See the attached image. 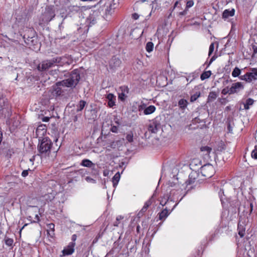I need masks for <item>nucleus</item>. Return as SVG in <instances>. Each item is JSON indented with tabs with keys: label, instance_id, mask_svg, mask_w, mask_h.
Segmentation results:
<instances>
[{
	"label": "nucleus",
	"instance_id": "nucleus-1",
	"mask_svg": "<svg viewBox=\"0 0 257 257\" xmlns=\"http://www.w3.org/2000/svg\"><path fill=\"white\" fill-rule=\"evenodd\" d=\"M72 61L71 58L69 56L56 57L51 59L43 61L38 66V69L40 71H44L55 66L69 65L72 63Z\"/></svg>",
	"mask_w": 257,
	"mask_h": 257
},
{
	"label": "nucleus",
	"instance_id": "nucleus-2",
	"mask_svg": "<svg viewBox=\"0 0 257 257\" xmlns=\"http://www.w3.org/2000/svg\"><path fill=\"white\" fill-rule=\"evenodd\" d=\"M168 185L169 187L173 188V189H170L169 195L168 194L165 195L161 200L160 204L162 206L165 205L169 200L172 202L176 201L178 195L183 191L182 186L178 183L177 179H176V182L169 181Z\"/></svg>",
	"mask_w": 257,
	"mask_h": 257
},
{
	"label": "nucleus",
	"instance_id": "nucleus-3",
	"mask_svg": "<svg viewBox=\"0 0 257 257\" xmlns=\"http://www.w3.org/2000/svg\"><path fill=\"white\" fill-rule=\"evenodd\" d=\"M52 146V143L51 140L47 138H44L38 145V149L39 152L43 157L49 156Z\"/></svg>",
	"mask_w": 257,
	"mask_h": 257
},
{
	"label": "nucleus",
	"instance_id": "nucleus-4",
	"mask_svg": "<svg viewBox=\"0 0 257 257\" xmlns=\"http://www.w3.org/2000/svg\"><path fill=\"white\" fill-rule=\"evenodd\" d=\"M80 79L79 71L75 69L72 71L69 78L62 80V82L66 84L67 87H75L79 81Z\"/></svg>",
	"mask_w": 257,
	"mask_h": 257
},
{
	"label": "nucleus",
	"instance_id": "nucleus-5",
	"mask_svg": "<svg viewBox=\"0 0 257 257\" xmlns=\"http://www.w3.org/2000/svg\"><path fill=\"white\" fill-rule=\"evenodd\" d=\"M11 114V107L8 99L0 93V115L8 117Z\"/></svg>",
	"mask_w": 257,
	"mask_h": 257
},
{
	"label": "nucleus",
	"instance_id": "nucleus-6",
	"mask_svg": "<svg viewBox=\"0 0 257 257\" xmlns=\"http://www.w3.org/2000/svg\"><path fill=\"white\" fill-rule=\"evenodd\" d=\"M239 78L241 80H244L247 82H250L252 81L257 80V69H252L251 72L246 73L245 74L240 76Z\"/></svg>",
	"mask_w": 257,
	"mask_h": 257
},
{
	"label": "nucleus",
	"instance_id": "nucleus-7",
	"mask_svg": "<svg viewBox=\"0 0 257 257\" xmlns=\"http://www.w3.org/2000/svg\"><path fill=\"white\" fill-rule=\"evenodd\" d=\"M201 173L206 177H211L214 173V167L210 164L204 165L201 168Z\"/></svg>",
	"mask_w": 257,
	"mask_h": 257
},
{
	"label": "nucleus",
	"instance_id": "nucleus-8",
	"mask_svg": "<svg viewBox=\"0 0 257 257\" xmlns=\"http://www.w3.org/2000/svg\"><path fill=\"white\" fill-rule=\"evenodd\" d=\"M67 87L65 84L62 82V81L57 82L55 85L53 86V93L56 96L62 95L64 88Z\"/></svg>",
	"mask_w": 257,
	"mask_h": 257
},
{
	"label": "nucleus",
	"instance_id": "nucleus-9",
	"mask_svg": "<svg viewBox=\"0 0 257 257\" xmlns=\"http://www.w3.org/2000/svg\"><path fill=\"white\" fill-rule=\"evenodd\" d=\"M55 16V12L52 8H48L45 12L42 21L48 23L51 21Z\"/></svg>",
	"mask_w": 257,
	"mask_h": 257
},
{
	"label": "nucleus",
	"instance_id": "nucleus-10",
	"mask_svg": "<svg viewBox=\"0 0 257 257\" xmlns=\"http://www.w3.org/2000/svg\"><path fill=\"white\" fill-rule=\"evenodd\" d=\"M98 12L96 11H92L90 13L89 16L87 18L86 20V24L88 27H90L92 25L95 24L97 20Z\"/></svg>",
	"mask_w": 257,
	"mask_h": 257
},
{
	"label": "nucleus",
	"instance_id": "nucleus-11",
	"mask_svg": "<svg viewBox=\"0 0 257 257\" xmlns=\"http://www.w3.org/2000/svg\"><path fill=\"white\" fill-rule=\"evenodd\" d=\"M161 129V125L157 120L151 121L148 126V132L152 134H156Z\"/></svg>",
	"mask_w": 257,
	"mask_h": 257
},
{
	"label": "nucleus",
	"instance_id": "nucleus-12",
	"mask_svg": "<svg viewBox=\"0 0 257 257\" xmlns=\"http://www.w3.org/2000/svg\"><path fill=\"white\" fill-rule=\"evenodd\" d=\"M244 87L242 83L236 82L233 83L231 87L228 90L229 94H233L240 91L243 89Z\"/></svg>",
	"mask_w": 257,
	"mask_h": 257
},
{
	"label": "nucleus",
	"instance_id": "nucleus-13",
	"mask_svg": "<svg viewBox=\"0 0 257 257\" xmlns=\"http://www.w3.org/2000/svg\"><path fill=\"white\" fill-rule=\"evenodd\" d=\"M47 126L45 124H41L38 126L36 130V135L38 138L43 137L46 133Z\"/></svg>",
	"mask_w": 257,
	"mask_h": 257
},
{
	"label": "nucleus",
	"instance_id": "nucleus-14",
	"mask_svg": "<svg viewBox=\"0 0 257 257\" xmlns=\"http://www.w3.org/2000/svg\"><path fill=\"white\" fill-rule=\"evenodd\" d=\"M75 246V243L70 242L68 245L63 249L62 251L63 254L64 255L72 254L74 251Z\"/></svg>",
	"mask_w": 257,
	"mask_h": 257
},
{
	"label": "nucleus",
	"instance_id": "nucleus-15",
	"mask_svg": "<svg viewBox=\"0 0 257 257\" xmlns=\"http://www.w3.org/2000/svg\"><path fill=\"white\" fill-rule=\"evenodd\" d=\"M128 93V90L127 87H120L118 92V99L121 101H123L125 99V98L126 97V95Z\"/></svg>",
	"mask_w": 257,
	"mask_h": 257
},
{
	"label": "nucleus",
	"instance_id": "nucleus-16",
	"mask_svg": "<svg viewBox=\"0 0 257 257\" xmlns=\"http://www.w3.org/2000/svg\"><path fill=\"white\" fill-rule=\"evenodd\" d=\"M177 203H176L172 209L171 210L169 211L167 209V208L164 209L161 212L159 213V218L160 220H165L166 218L169 216V215L171 213L172 210L174 209V208L176 206Z\"/></svg>",
	"mask_w": 257,
	"mask_h": 257
},
{
	"label": "nucleus",
	"instance_id": "nucleus-17",
	"mask_svg": "<svg viewBox=\"0 0 257 257\" xmlns=\"http://www.w3.org/2000/svg\"><path fill=\"white\" fill-rule=\"evenodd\" d=\"M105 98L107 101L108 106L112 107L115 105L116 97L112 93L106 94Z\"/></svg>",
	"mask_w": 257,
	"mask_h": 257
},
{
	"label": "nucleus",
	"instance_id": "nucleus-18",
	"mask_svg": "<svg viewBox=\"0 0 257 257\" xmlns=\"http://www.w3.org/2000/svg\"><path fill=\"white\" fill-rule=\"evenodd\" d=\"M235 10L234 9L225 10L222 13V18L226 20L234 15Z\"/></svg>",
	"mask_w": 257,
	"mask_h": 257
},
{
	"label": "nucleus",
	"instance_id": "nucleus-19",
	"mask_svg": "<svg viewBox=\"0 0 257 257\" xmlns=\"http://www.w3.org/2000/svg\"><path fill=\"white\" fill-rule=\"evenodd\" d=\"M47 234L51 237H53L55 233V224L54 223H51L47 224Z\"/></svg>",
	"mask_w": 257,
	"mask_h": 257
},
{
	"label": "nucleus",
	"instance_id": "nucleus-20",
	"mask_svg": "<svg viewBox=\"0 0 257 257\" xmlns=\"http://www.w3.org/2000/svg\"><path fill=\"white\" fill-rule=\"evenodd\" d=\"M211 147L208 146H203L200 148V150L202 153V154L206 156V157L208 158L209 155L212 151Z\"/></svg>",
	"mask_w": 257,
	"mask_h": 257
},
{
	"label": "nucleus",
	"instance_id": "nucleus-21",
	"mask_svg": "<svg viewBox=\"0 0 257 257\" xmlns=\"http://www.w3.org/2000/svg\"><path fill=\"white\" fill-rule=\"evenodd\" d=\"M114 5H112L111 4H109L108 6H107V8L105 10V15L106 17L107 16H111L114 12Z\"/></svg>",
	"mask_w": 257,
	"mask_h": 257
},
{
	"label": "nucleus",
	"instance_id": "nucleus-22",
	"mask_svg": "<svg viewBox=\"0 0 257 257\" xmlns=\"http://www.w3.org/2000/svg\"><path fill=\"white\" fill-rule=\"evenodd\" d=\"M23 38L25 40V43L29 46L34 44V38L33 37H30L27 34L24 35Z\"/></svg>",
	"mask_w": 257,
	"mask_h": 257
},
{
	"label": "nucleus",
	"instance_id": "nucleus-23",
	"mask_svg": "<svg viewBox=\"0 0 257 257\" xmlns=\"http://www.w3.org/2000/svg\"><path fill=\"white\" fill-rule=\"evenodd\" d=\"M55 194L56 192L52 191L51 192H49L44 196V199L48 202L51 201L54 198Z\"/></svg>",
	"mask_w": 257,
	"mask_h": 257
},
{
	"label": "nucleus",
	"instance_id": "nucleus-24",
	"mask_svg": "<svg viewBox=\"0 0 257 257\" xmlns=\"http://www.w3.org/2000/svg\"><path fill=\"white\" fill-rule=\"evenodd\" d=\"M188 104L187 100L185 99H181L178 102V106L182 110L185 109L187 107Z\"/></svg>",
	"mask_w": 257,
	"mask_h": 257
},
{
	"label": "nucleus",
	"instance_id": "nucleus-25",
	"mask_svg": "<svg viewBox=\"0 0 257 257\" xmlns=\"http://www.w3.org/2000/svg\"><path fill=\"white\" fill-rule=\"evenodd\" d=\"M156 110V107L154 105H150L147 107L144 111V113L146 115H148L153 113Z\"/></svg>",
	"mask_w": 257,
	"mask_h": 257
},
{
	"label": "nucleus",
	"instance_id": "nucleus-26",
	"mask_svg": "<svg viewBox=\"0 0 257 257\" xmlns=\"http://www.w3.org/2000/svg\"><path fill=\"white\" fill-rule=\"evenodd\" d=\"M254 103L253 99L251 98H248L246 100L245 103H244V108L245 109H248L250 107V106H251Z\"/></svg>",
	"mask_w": 257,
	"mask_h": 257
},
{
	"label": "nucleus",
	"instance_id": "nucleus-27",
	"mask_svg": "<svg viewBox=\"0 0 257 257\" xmlns=\"http://www.w3.org/2000/svg\"><path fill=\"white\" fill-rule=\"evenodd\" d=\"M81 165L86 167H91L93 165V163L88 159H84L81 163Z\"/></svg>",
	"mask_w": 257,
	"mask_h": 257
},
{
	"label": "nucleus",
	"instance_id": "nucleus-28",
	"mask_svg": "<svg viewBox=\"0 0 257 257\" xmlns=\"http://www.w3.org/2000/svg\"><path fill=\"white\" fill-rule=\"evenodd\" d=\"M86 102L84 100H80L79 103L77 105L76 111H81L86 105Z\"/></svg>",
	"mask_w": 257,
	"mask_h": 257
},
{
	"label": "nucleus",
	"instance_id": "nucleus-29",
	"mask_svg": "<svg viewBox=\"0 0 257 257\" xmlns=\"http://www.w3.org/2000/svg\"><path fill=\"white\" fill-rule=\"evenodd\" d=\"M119 179H120V174H119V173H116L114 175V176L113 177L112 180L113 187H115L117 185V183L119 180Z\"/></svg>",
	"mask_w": 257,
	"mask_h": 257
},
{
	"label": "nucleus",
	"instance_id": "nucleus-30",
	"mask_svg": "<svg viewBox=\"0 0 257 257\" xmlns=\"http://www.w3.org/2000/svg\"><path fill=\"white\" fill-rule=\"evenodd\" d=\"M241 73V70L238 67H235L232 72V76L233 77H236L239 76Z\"/></svg>",
	"mask_w": 257,
	"mask_h": 257
},
{
	"label": "nucleus",
	"instance_id": "nucleus-31",
	"mask_svg": "<svg viewBox=\"0 0 257 257\" xmlns=\"http://www.w3.org/2000/svg\"><path fill=\"white\" fill-rule=\"evenodd\" d=\"M154 49V44L151 42H149L147 43L146 49L148 52H151Z\"/></svg>",
	"mask_w": 257,
	"mask_h": 257
},
{
	"label": "nucleus",
	"instance_id": "nucleus-32",
	"mask_svg": "<svg viewBox=\"0 0 257 257\" xmlns=\"http://www.w3.org/2000/svg\"><path fill=\"white\" fill-rule=\"evenodd\" d=\"M217 97V95L215 92H211L208 96V101H213Z\"/></svg>",
	"mask_w": 257,
	"mask_h": 257
},
{
	"label": "nucleus",
	"instance_id": "nucleus-33",
	"mask_svg": "<svg viewBox=\"0 0 257 257\" xmlns=\"http://www.w3.org/2000/svg\"><path fill=\"white\" fill-rule=\"evenodd\" d=\"M211 75V72L210 71H206L203 72L200 77L202 80H204L207 78H208Z\"/></svg>",
	"mask_w": 257,
	"mask_h": 257
},
{
	"label": "nucleus",
	"instance_id": "nucleus-34",
	"mask_svg": "<svg viewBox=\"0 0 257 257\" xmlns=\"http://www.w3.org/2000/svg\"><path fill=\"white\" fill-rule=\"evenodd\" d=\"M5 242L7 245L9 246H12L14 243V240L10 238H5Z\"/></svg>",
	"mask_w": 257,
	"mask_h": 257
},
{
	"label": "nucleus",
	"instance_id": "nucleus-35",
	"mask_svg": "<svg viewBox=\"0 0 257 257\" xmlns=\"http://www.w3.org/2000/svg\"><path fill=\"white\" fill-rule=\"evenodd\" d=\"M224 149V144L222 142H219V145L217 147L214 148V150L217 151H222Z\"/></svg>",
	"mask_w": 257,
	"mask_h": 257
},
{
	"label": "nucleus",
	"instance_id": "nucleus-36",
	"mask_svg": "<svg viewBox=\"0 0 257 257\" xmlns=\"http://www.w3.org/2000/svg\"><path fill=\"white\" fill-rule=\"evenodd\" d=\"M14 121L13 122V125L15 127H18L20 124V122L19 121V116H17L16 117L14 118Z\"/></svg>",
	"mask_w": 257,
	"mask_h": 257
},
{
	"label": "nucleus",
	"instance_id": "nucleus-37",
	"mask_svg": "<svg viewBox=\"0 0 257 257\" xmlns=\"http://www.w3.org/2000/svg\"><path fill=\"white\" fill-rule=\"evenodd\" d=\"M238 234L240 235L241 237H242L245 233V229L243 228V227L241 228V226L240 225H238Z\"/></svg>",
	"mask_w": 257,
	"mask_h": 257
},
{
	"label": "nucleus",
	"instance_id": "nucleus-38",
	"mask_svg": "<svg viewBox=\"0 0 257 257\" xmlns=\"http://www.w3.org/2000/svg\"><path fill=\"white\" fill-rule=\"evenodd\" d=\"M252 158L257 159V146H255L254 149L251 152Z\"/></svg>",
	"mask_w": 257,
	"mask_h": 257
},
{
	"label": "nucleus",
	"instance_id": "nucleus-39",
	"mask_svg": "<svg viewBox=\"0 0 257 257\" xmlns=\"http://www.w3.org/2000/svg\"><path fill=\"white\" fill-rule=\"evenodd\" d=\"M200 96L199 93H195L194 95H192L190 98V100L191 102H193L195 101Z\"/></svg>",
	"mask_w": 257,
	"mask_h": 257
},
{
	"label": "nucleus",
	"instance_id": "nucleus-40",
	"mask_svg": "<svg viewBox=\"0 0 257 257\" xmlns=\"http://www.w3.org/2000/svg\"><path fill=\"white\" fill-rule=\"evenodd\" d=\"M214 43H211V45H210L209 48V53H208L209 56H210L212 54V53L214 51Z\"/></svg>",
	"mask_w": 257,
	"mask_h": 257
},
{
	"label": "nucleus",
	"instance_id": "nucleus-41",
	"mask_svg": "<svg viewBox=\"0 0 257 257\" xmlns=\"http://www.w3.org/2000/svg\"><path fill=\"white\" fill-rule=\"evenodd\" d=\"M194 5V2L193 1H189L187 2L186 9L188 10L189 8L192 7Z\"/></svg>",
	"mask_w": 257,
	"mask_h": 257
},
{
	"label": "nucleus",
	"instance_id": "nucleus-42",
	"mask_svg": "<svg viewBox=\"0 0 257 257\" xmlns=\"http://www.w3.org/2000/svg\"><path fill=\"white\" fill-rule=\"evenodd\" d=\"M85 180L87 182H89V183H95V180L94 179H92V178H91L90 177H86L85 178Z\"/></svg>",
	"mask_w": 257,
	"mask_h": 257
},
{
	"label": "nucleus",
	"instance_id": "nucleus-43",
	"mask_svg": "<svg viewBox=\"0 0 257 257\" xmlns=\"http://www.w3.org/2000/svg\"><path fill=\"white\" fill-rule=\"evenodd\" d=\"M152 199L150 198L149 200H148L146 202L144 205L145 207H146L147 208L152 204Z\"/></svg>",
	"mask_w": 257,
	"mask_h": 257
},
{
	"label": "nucleus",
	"instance_id": "nucleus-44",
	"mask_svg": "<svg viewBox=\"0 0 257 257\" xmlns=\"http://www.w3.org/2000/svg\"><path fill=\"white\" fill-rule=\"evenodd\" d=\"M187 12L188 10H187V9L185 8V9L183 11L180 12L178 13V16L179 17H182L183 16L186 15L187 14Z\"/></svg>",
	"mask_w": 257,
	"mask_h": 257
},
{
	"label": "nucleus",
	"instance_id": "nucleus-45",
	"mask_svg": "<svg viewBox=\"0 0 257 257\" xmlns=\"http://www.w3.org/2000/svg\"><path fill=\"white\" fill-rule=\"evenodd\" d=\"M110 130L112 132L116 133L117 132V127L114 125L111 126Z\"/></svg>",
	"mask_w": 257,
	"mask_h": 257
},
{
	"label": "nucleus",
	"instance_id": "nucleus-46",
	"mask_svg": "<svg viewBox=\"0 0 257 257\" xmlns=\"http://www.w3.org/2000/svg\"><path fill=\"white\" fill-rule=\"evenodd\" d=\"M140 15H138V14L137 13H134L132 15V18L135 20H138L139 19V18L140 17Z\"/></svg>",
	"mask_w": 257,
	"mask_h": 257
},
{
	"label": "nucleus",
	"instance_id": "nucleus-47",
	"mask_svg": "<svg viewBox=\"0 0 257 257\" xmlns=\"http://www.w3.org/2000/svg\"><path fill=\"white\" fill-rule=\"evenodd\" d=\"M35 220H34L33 221H31V222L35 223V222H38L40 221L39 216L38 214H36L35 217Z\"/></svg>",
	"mask_w": 257,
	"mask_h": 257
},
{
	"label": "nucleus",
	"instance_id": "nucleus-48",
	"mask_svg": "<svg viewBox=\"0 0 257 257\" xmlns=\"http://www.w3.org/2000/svg\"><path fill=\"white\" fill-rule=\"evenodd\" d=\"M28 175V171L24 170L22 173V176L24 177H26Z\"/></svg>",
	"mask_w": 257,
	"mask_h": 257
},
{
	"label": "nucleus",
	"instance_id": "nucleus-49",
	"mask_svg": "<svg viewBox=\"0 0 257 257\" xmlns=\"http://www.w3.org/2000/svg\"><path fill=\"white\" fill-rule=\"evenodd\" d=\"M77 239V235L76 234H73L71 237L72 241L71 242L75 243V241Z\"/></svg>",
	"mask_w": 257,
	"mask_h": 257
},
{
	"label": "nucleus",
	"instance_id": "nucleus-50",
	"mask_svg": "<svg viewBox=\"0 0 257 257\" xmlns=\"http://www.w3.org/2000/svg\"><path fill=\"white\" fill-rule=\"evenodd\" d=\"M49 119H50V117H47V116L44 117L42 118L43 121H44V122H48V121H49Z\"/></svg>",
	"mask_w": 257,
	"mask_h": 257
},
{
	"label": "nucleus",
	"instance_id": "nucleus-51",
	"mask_svg": "<svg viewBox=\"0 0 257 257\" xmlns=\"http://www.w3.org/2000/svg\"><path fill=\"white\" fill-rule=\"evenodd\" d=\"M147 209L148 208L144 206L142 208L140 213H144V212H145L146 211V210H147Z\"/></svg>",
	"mask_w": 257,
	"mask_h": 257
},
{
	"label": "nucleus",
	"instance_id": "nucleus-52",
	"mask_svg": "<svg viewBox=\"0 0 257 257\" xmlns=\"http://www.w3.org/2000/svg\"><path fill=\"white\" fill-rule=\"evenodd\" d=\"M122 219H123V217H122L121 216H118L116 217V220L117 221H119L120 220H121Z\"/></svg>",
	"mask_w": 257,
	"mask_h": 257
},
{
	"label": "nucleus",
	"instance_id": "nucleus-53",
	"mask_svg": "<svg viewBox=\"0 0 257 257\" xmlns=\"http://www.w3.org/2000/svg\"><path fill=\"white\" fill-rule=\"evenodd\" d=\"M222 93L224 94H225L226 93H228V90H227L226 89H224L222 90Z\"/></svg>",
	"mask_w": 257,
	"mask_h": 257
},
{
	"label": "nucleus",
	"instance_id": "nucleus-54",
	"mask_svg": "<svg viewBox=\"0 0 257 257\" xmlns=\"http://www.w3.org/2000/svg\"><path fill=\"white\" fill-rule=\"evenodd\" d=\"M28 225V224H25L20 230V231H19V233H20V234L21 235V232L22 231V230L24 228V227L27 226Z\"/></svg>",
	"mask_w": 257,
	"mask_h": 257
},
{
	"label": "nucleus",
	"instance_id": "nucleus-55",
	"mask_svg": "<svg viewBox=\"0 0 257 257\" xmlns=\"http://www.w3.org/2000/svg\"><path fill=\"white\" fill-rule=\"evenodd\" d=\"M140 106V105L136 103V106H135V109H133V111H135L136 109H137L138 107Z\"/></svg>",
	"mask_w": 257,
	"mask_h": 257
},
{
	"label": "nucleus",
	"instance_id": "nucleus-56",
	"mask_svg": "<svg viewBox=\"0 0 257 257\" xmlns=\"http://www.w3.org/2000/svg\"><path fill=\"white\" fill-rule=\"evenodd\" d=\"M118 224H119V222H118V221H117L116 220V221H115V222H114V223H113L114 226H118Z\"/></svg>",
	"mask_w": 257,
	"mask_h": 257
},
{
	"label": "nucleus",
	"instance_id": "nucleus-57",
	"mask_svg": "<svg viewBox=\"0 0 257 257\" xmlns=\"http://www.w3.org/2000/svg\"><path fill=\"white\" fill-rule=\"evenodd\" d=\"M34 160H35V157L33 156L32 158L30 159V161L33 163L34 162Z\"/></svg>",
	"mask_w": 257,
	"mask_h": 257
},
{
	"label": "nucleus",
	"instance_id": "nucleus-58",
	"mask_svg": "<svg viewBox=\"0 0 257 257\" xmlns=\"http://www.w3.org/2000/svg\"><path fill=\"white\" fill-rule=\"evenodd\" d=\"M250 212L252 211L253 209V204L252 203H250Z\"/></svg>",
	"mask_w": 257,
	"mask_h": 257
},
{
	"label": "nucleus",
	"instance_id": "nucleus-59",
	"mask_svg": "<svg viewBox=\"0 0 257 257\" xmlns=\"http://www.w3.org/2000/svg\"><path fill=\"white\" fill-rule=\"evenodd\" d=\"M29 31L32 34V35H34L35 32H34V31L33 30H29Z\"/></svg>",
	"mask_w": 257,
	"mask_h": 257
},
{
	"label": "nucleus",
	"instance_id": "nucleus-60",
	"mask_svg": "<svg viewBox=\"0 0 257 257\" xmlns=\"http://www.w3.org/2000/svg\"><path fill=\"white\" fill-rule=\"evenodd\" d=\"M179 5V2H176L175 4V5H174V8L177 7V6Z\"/></svg>",
	"mask_w": 257,
	"mask_h": 257
},
{
	"label": "nucleus",
	"instance_id": "nucleus-61",
	"mask_svg": "<svg viewBox=\"0 0 257 257\" xmlns=\"http://www.w3.org/2000/svg\"><path fill=\"white\" fill-rule=\"evenodd\" d=\"M143 226H144V227H145L146 226H147V222H143Z\"/></svg>",
	"mask_w": 257,
	"mask_h": 257
},
{
	"label": "nucleus",
	"instance_id": "nucleus-62",
	"mask_svg": "<svg viewBox=\"0 0 257 257\" xmlns=\"http://www.w3.org/2000/svg\"><path fill=\"white\" fill-rule=\"evenodd\" d=\"M215 60V58L214 57H212L210 60V62H212L213 61H214Z\"/></svg>",
	"mask_w": 257,
	"mask_h": 257
},
{
	"label": "nucleus",
	"instance_id": "nucleus-63",
	"mask_svg": "<svg viewBox=\"0 0 257 257\" xmlns=\"http://www.w3.org/2000/svg\"><path fill=\"white\" fill-rule=\"evenodd\" d=\"M28 220H30V221H31V220H32V217H31V216H29V217H28Z\"/></svg>",
	"mask_w": 257,
	"mask_h": 257
},
{
	"label": "nucleus",
	"instance_id": "nucleus-64",
	"mask_svg": "<svg viewBox=\"0 0 257 257\" xmlns=\"http://www.w3.org/2000/svg\"><path fill=\"white\" fill-rule=\"evenodd\" d=\"M126 140H128V135H127L126 136Z\"/></svg>",
	"mask_w": 257,
	"mask_h": 257
}]
</instances>
